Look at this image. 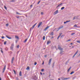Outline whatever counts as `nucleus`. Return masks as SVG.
Here are the masks:
<instances>
[{
  "label": "nucleus",
  "mask_w": 80,
  "mask_h": 80,
  "mask_svg": "<svg viewBox=\"0 0 80 80\" xmlns=\"http://www.w3.org/2000/svg\"><path fill=\"white\" fill-rule=\"evenodd\" d=\"M63 28V26H61L59 28H55L56 29V30L57 32H58L60 30V29H61V28Z\"/></svg>",
  "instance_id": "f257e3e1"
},
{
  "label": "nucleus",
  "mask_w": 80,
  "mask_h": 80,
  "mask_svg": "<svg viewBox=\"0 0 80 80\" xmlns=\"http://www.w3.org/2000/svg\"><path fill=\"white\" fill-rule=\"evenodd\" d=\"M58 48L59 50H61L62 51V50H63V48H61L60 45H58Z\"/></svg>",
  "instance_id": "f03ea898"
},
{
  "label": "nucleus",
  "mask_w": 80,
  "mask_h": 80,
  "mask_svg": "<svg viewBox=\"0 0 80 80\" xmlns=\"http://www.w3.org/2000/svg\"><path fill=\"white\" fill-rule=\"evenodd\" d=\"M32 78L33 80H37L38 79V78L36 76H34L32 77Z\"/></svg>",
  "instance_id": "7ed1b4c3"
},
{
  "label": "nucleus",
  "mask_w": 80,
  "mask_h": 80,
  "mask_svg": "<svg viewBox=\"0 0 80 80\" xmlns=\"http://www.w3.org/2000/svg\"><path fill=\"white\" fill-rule=\"evenodd\" d=\"M78 51H77L74 54V55L72 57V58H74V57H75V56L77 54V53H78Z\"/></svg>",
  "instance_id": "20e7f679"
},
{
  "label": "nucleus",
  "mask_w": 80,
  "mask_h": 80,
  "mask_svg": "<svg viewBox=\"0 0 80 80\" xmlns=\"http://www.w3.org/2000/svg\"><path fill=\"white\" fill-rule=\"evenodd\" d=\"M52 58H51L49 60L48 62V63L49 65H50V63H51V62H52Z\"/></svg>",
  "instance_id": "39448f33"
},
{
  "label": "nucleus",
  "mask_w": 80,
  "mask_h": 80,
  "mask_svg": "<svg viewBox=\"0 0 80 80\" xmlns=\"http://www.w3.org/2000/svg\"><path fill=\"white\" fill-rule=\"evenodd\" d=\"M35 27V26H34V25L32 26V27H31L30 29V32H31V31L32 30V29H33V28H34Z\"/></svg>",
  "instance_id": "423d86ee"
},
{
  "label": "nucleus",
  "mask_w": 80,
  "mask_h": 80,
  "mask_svg": "<svg viewBox=\"0 0 80 80\" xmlns=\"http://www.w3.org/2000/svg\"><path fill=\"white\" fill-rule=\"evenodd\" d=\"M42 23V22H41L40 23H39V24L38 26V28H39L40 27V25H41V24Z\"/></svg>",
  "instance_id": "0eeeda50"
},
{
  "label": "nucleus",
  "mask_w": 80,
  "mask_h": 80,
  "mask_svg": "<svg viewBox=\"0 0 80 80\" xmlns=\"http://www.w3.org/2000/svg\"><path fill=\"white\" fill-rule=\"evenodd\" d=\"M69 78H62V80H67V79H69Z\"/></svg>",
  "instance_id": "6e6552de"
},
{
  "label": "nucleus",
  "mask_w": 80,
  "mask_h": 80,
  "mask_svg": "<svg viewBox=\"0 0 80 80\" xmlns=\"http://www.w3.org/2000/svg\"><path fill=\"white\" fill-rule=\"evenodd\" d=\"M5 68H6V66L5 65L3 68L2 73H4V72H5Z\"/></svg>",
  "instance_id": "1a4fd4ad"
},
{
  "label": "nucleus",
  "mask_w": 80,
  "mask_h": 80,
  "mask_svg": "<svg viewBox=\"0 0 80 80\" xmlns=\"http://www.w3.org/2000/svg\"><path fill=\"white\" fill-rule=\"evenodd\" d=\"M58 10H57L53 14V15H56L57 13H58Z\"/></svg>",
  "instance_id": "9d476101"
},
{
  "label": "nucleus",
  "mask_w": 80,
  "mask_h": 80,
  "mask_svg": "<svg viewBox=\"0 0 80 80\" xmlns=\"http://www.w3.org/2000/svg\"><path fill=\"white\" fill-rule=\"evenodd\" d=\"M15 38H16V39H17V40H19V37H18V36L16 35L15 36Z\"/></svg>",
  "instance_id": "9b49d317"
},
{
  "label": "nucleus",
  "mask_w": 80,
  "mask_h": 80,
  "mask_svg": "<svg viewBox=\"0 0 80 80\" xmlns=\"http://www.w3.org/2000/svg\"><path fill=\"white\" fill-rule=\"evenodd\" d=\"M13 60H14V57H13L12 58V61H11V63H13Z\"/></svg>",
  "instance_id": "f8f14e48"
},
{
  "label": "nucleus",
  "mask_w": 80,
  "mask_h": 80,
  "mask_svg": "<svg viewBox=\"0 0 80 80\" xmlns=\"http://www.w3.org/2000/svg\"><path fill=\"white\" fill-rule=\"evenodd\" d=\"M48 28H49V26H48L47 27H46L44 29V31H46V30H47Z\"/></svg>",
  "instance_id": "ddd939ff"
},
{
  "label": "nucleus",
  "mask_w": 80,
  "mask_h": 80,
  "mask_svg": "<svg viewBox=\"0 0 80 80\" xmlns=\"http://www.w3.org/2000/svg\"><path fill=\"white\" fill-rule=\"evenodd\" d=\"M6 37L7 38H8L9 39H12V37H8L7 35H6Z\"/></svg>",
  "instance_id": "4468645a"
},
{
  "label": "nucleus",
  "mask_w": 80,
  "mask_h": 80,
  "mask_svg": "<svg viewBox=\"0 0 80 80\" xmlns=\"http://www.w3.org/2000/svg\"><path fill=\"white\" fill-rule=\"evenodd\" d=\"M63 4V3H61L59 5H58L57 7L56 8H58V7H59V6H60V5H62Z\"/></svg>",
  "instance_id": "2eb2a0df"
},
{
  "label": "nucleus",
  "mask_w": 80,
  "mask_h": 80,
  "mask_svg": "<svg viewBox=\"0 0 80 80\" xmlns=\"http://www.w3.org/2000/svg\"><path fill=\"white\" fill-rule=\"evenodd\" d=\"M72 68V67H70V68H69V69L68 70V72H69V71L70 70V69Z\"/></svg>",
  "instance_id": "dca6fc26"
},
{
  "label": "nucleus",
  "mask_w": 80,
  "mask_h": 80,
  "mask_svg": "<svg viewBox=\"0 0 80 80\" xmlns=\"http://www.w3.org/2000/svg\"><path fill=\"white\" fill-rule=\"evenodd\" d=\"M51 42L50 41H48L47 42V45H48L50 43H51Z\"/></svg>",
  "instance_id": "f3484780"
},
{
  "label": "nucleus",
  "mask_w": 80,
  "mask_h": 80,
  "mask_svg": "<svg viewBox=\"0 0 80 80\" xmlns=\"http://www.w3.org/2000/svg\"><path fill=\"white\" fill-rule=\"evenodd\" d=\"M63 51H61L60 54H61V55H63Z\"/></svg>",
  "instance_id": "a211bd4d"
},
{
  "label": "nucleus",
  "mask_w": 80,
  "mask_h": 80,
  "mask_svg": "<svg viewBox=\"0 0 80 80\" xmlns=\"http://www.w3.org/2000/svg\"><path fill=\"white\" fill-rule=\"evenodd\" d=\"M19 76H22V71H20L19 72Z\"/></svg>",
  "instance_id": "6ab92c4d"
},
{
  "label": "nucleus",
  "mask_w": 80,
  "mask_h": 80,
  "mask_svg": "<svg viewBox=\"0 0 80 80\" xmlns=\"http://www.w3.org/2000/svg\"><path fill=\"white\" fill-rule=\"evenodd\" d=\"M13 47L12 46H11L10 47V49L11 50H13Z\"/></svg>",
  "instance_id": "aec40b11"
},
{
  "label": "nucleus",
  "mask_w": 80,
  "mask_h": 80,
  "mask_svg": "<svg viewBox=\"0 0 80 80\" xmlns=\"http://www.w3.org/2000/svg\"><path fill=\"white\" fill-rule=\"evenodd\" d=\"M29 69H30V67L28 66L26 68V70H29Z\"/></svg>",
  "instance_id": "412c9836"
},
{
  "label": "nucleus",
  "mask_w": 80,
  "mask_h": 80,
  "mask_svg": "<svg viewBox=\"0 0 80 80\" xmlns=\"http://www.w3.org/2000/svg\"><path fill=\"white\" fill-rule=\"evenodd\" d=\"M42 39L43 40H44L45 39V36H43Z\"/></svg>",
  "instance_id": "4be33fe9"
},
{
  "label": "nucleus",
  "mask_w": 80,
  "mask_h": 80,
  "mask_svg": "<svg viewBox=\"0 0 80 80\" xmlns=\"http://www.w3.org/2000/svg\"><path fill=\"white\" fill-rule=\"evenodd\" d=\"M27 41V39H26L24 41V43H25Z\"/></svg>",
  "instance_id": "5701e85b"
},
{
  "label": "nucleus",
  "mask_w": 80,
  "mask_h": 80,
  "mask_svg": "<svg viewBox=\"0 0 80 80\" xmlns=\"http://www.w3.org/2000/svg\"><path fill=\"white\" fill-rule=\"evenodd\" d=\"M74 72H73V71H72V72L70 73V75H72V73H74Z\"/></svg>",
  "instance_id": "b1692460"
},
{
  "label": "nucleus",
  "mask_w": 80,
  "mask_h": 80,
  "mask_svg": "<svg viewBox=\"0 0 80 80\" xmlns=\"http://www.w3.org/2000/svg\"><path fill=\"white\" fill-rule=\"evenodd\" d=\"M51 35H53V32H52L50 34Z\"/></svg>",
  "instance_id": "393cba45"
},
{
  "label": "nucleus",
  "mask_w": 80,
  "mask_h": 80,
  "mask_svg": "<svg viewBox=\"0 0 80 80\" xmlns=\"http://www.w3.org/2000/svg\"><path fill=\"white\" fill-rule=\"evenodd\" d=\"M64 35H62L61 36V38H63V37H64Z\"/></svg>",
  "instance_id": "a878e982"
},
{
  "label": "nucleus",
  "mask_w": 80,
  "mask_h": 80,
  "mask_svg": "<svg viewBox=\"0 0 80 80\" xmlns=\"http://www.w3.org/2000/svg\"><path fill=\"white\" fill-rule=\"evenodd\" d=\"M13 71L14 73V74H15V75H16V74H17V73H16V71H15V70H13Z\"/></svg>",
  "instance_id": "bb28decb"
},
{
  "label": "nucleus",
  "mask_w": 80,
  "mask_h": 80,
  "mask_svg": "<svg viewBox=\"0 0 80 80\" xmlns=\"http://www.w3.org/2000/svg\"><path fill=\"white\" fill-rule=\"evenodd\" d=\"M64 8H65V7H62L61 8V10H63V9H64Z\"/></svg>",
  "instance_id": "cd10ccee"
},
{
  "label": "nucleus",
  "mask_w": 80,
  "mask_h": 80,
  "mask_svg": "<svg viewBox=\"0 0 80 80\" xmlns=\"http://www.w3.org/2000/svg\"><path fill=\"white\" fill-rule=\"evenodd\" d=\"M16 14H17V15H20V14L18 12H16Z\"/></svg>",
  "instance_id": "c85d7f7f"
},
{
  "label": "nucleus",
  "mask_w": 80,
  "mask_h": 80,
  "mask_svg": "<svg viewBox=\"0 0 80 80\" xmlns=\"http://www.w3.org/2000/svg\"><path fill=\"white\" fill-rule=\"evenodd\" d=\"M74 34H75V33L74 32V33H71V35H74Z\"/></svg>",
  "instance_id": "c756f323"
},
{
  "label": "nucleus",
  "mask_w": 80,
  "mask_h": 80,
  "mask_svg": "<svg viewBox=\"0 0 80 80\" xmlns=\"http://www.w3.org/2000/svg\"><path fill=\"white\" fill-rule=\"evenodd\" d=\"M15 0H12L11 1V2H15Z\"/></svg>",
  "instance_id": "7c9ffc66"
},
{
  "label": "nucleus",
  "mask_w": 80,
  "mask_h": 80,
  "mask_svg": "<svg viewBox=\"0 0 80 80\" xmlns=\"http://www.w3.org/2000/svg\"><path fill=\"white\" fill-rule=\"evenodd\" d=\"M5 50H6V51H7V50H8V48H5Z\"/></svg>",
  "instance_id": "2f4dec72"
},
{
  "label": "nucleus",
  "mask_w": 80,
  "mask_h": 80,
  "mask_svg": "<svg viewBox=\"0 0 80 80\" xmlns=\"http://www.w3.org/2000/svg\"><path fill=\"white\" fill-rule=\"evenodd\" d=\"M77 43H80V41H77Z\"/></svg>",
  "instance_id": "473e14b6"
},
{
  "label": "nucleus",
  "mask_w": 80,
  "mask_h": 80,
  "mask_svg": "<svg viewBox=\"0 0 80 80\" xmlns=\"http://www.w3.org/2000/svg\"><path fill=\"white\" fill-rule=\"evenodd\" d=\"M18 40H17V39L16 41H15V42L16 43H17V42H18Z\"/></svg>",
  "instance_id": "72a5a7b5"
},
{
  "label": "nucleus",
  "mask_w": 80,
  "mask_h": 80,
  "mask_svg": "<svg viewBox=\"0 0 80 80\" xmlns=\"http://www.w3.org/2000/svg\"><path fill=\"white\" fill-rule=\"evenodd\" d=\"M62 33H59V36H60V37L61 36V35H62Z\"/></svg>",
  "instance_id": "f704fd0d"
},
{
  "label": "nucleus",
  "mask_w": 80,
  "mask_h": 80,
  "mask_svg": "<svg viewBox=\"0 0 80 80\" xmlns=\"http://www.w3.org/2000/svg\"><path fill=\"white\" fill-rule=\"evenodd\" d=\"M4 8L6 10H7V8L6 7V6H4Z\"/></svg>",
  "instance_id": "c9c22d12"
},
{
  "label": "nucleus",
  "mask_w": 80,
  "mask_h": 80,
  "mask_svg": "<svg viewBox=\"0 0 80 80\" xmlns=\"http://www.w3.org/2000/svg\"><path fill=\"white\" fill-rule=\"evenodd\" d=\"M6 43H7V42H5L4 43V45H6Z\"/></svg>",
  "instance_id": "e433bc0d"
},
{
  "label": "nucleus",
  "mask_w": 80,
  "mask_h": 80,
  "mask_svg": "<svg viewBox=\"0 0 80 80\" xmlns=\"http://www.w3.org/2000/svg\"><path fill=\"white\" fill-rule=\"evenodd\" d=\"M37 64V62H34V65H36Z\"/></svg>",
  "instance_id": "4c0bfd02"
},
{
  "label": "nucleus",
  "mask_w": 80,
  "mask_h": 80,
  "mask_svg": "<svg viewBox=\"0 0 80 80\" xmlns=\"http://www.w3.org/2000/svg\"><path fill=\"white\" fill-rule=\"evenodd\" d=\"M41 71H42V72H44V69H42L41 70Z\"/></svg>",
  "instance_id": "58836bf2"
},
{
  "label": "nucleus",
  "mask_w": 80,
  "mask_h": 80,
  "mask_svg": "<svg viewBox=\"0 0 80 80\" xmlns=\"http://www.w3.org/2000/svg\"><path fill=\"white\" fill-rule=\"evenodd\" d=\"M6 27H8V23L6 24Z\"/></svg>",
  "instance_id": "ea45409f"
},
{
  "label": "nucleus",
  "mask_w": 80,
  "mask_h": 80,
  "mask_svg": "<svg viewBox=\"0 0 80 80\" xmlns=\"http://www.w3.org/2000/svg\"><path fill=\"white\" fill-rule=\"evenodd\" d=\"M68 62L67 61L65 63V65H67V64H68Z\"/></svg>",
  "instance_id": "a19ab883"
},
{
  "label": "nucleus",
  "mask_w": 80,
  "mask_h": 80,
  "mask_svg": "<svg viewBox=\"0 0 80 80\" xmlns=\"http://www.w3.org/2000/svg\"><path fill=\"white\" fill-rule=\"evenodd\" d=\"M66 22V23H67V22H70V20L67 21Z\"/></svg>",
  "instance_id": "79ce46f5"
},
{
  "label": "nucleus",
  "mask_w": 80,
  "mask_h": 80,
  "mask_svg": "<svg viewBox=\"0 0 80 80\" xmlns=\"http://www.w3.org/2000/svg\"><path fill=\"white\" fill-rule=\"evenodd\" d=\"M60 36H59L57 38V39H58L59 38H60Z\"/></svg>",
  "instance_id": "37998d69"
},
{
  "label": "nucleus",
  "mask_w": 80,
  "mask_h": 80,
  "mask_svg": "<svg viewBox=\"0 0 80 80\" xmlns=\"http://www.w3.org/2000/svg\"><path fill=\"white\" fill-rule=\"evenodd\" d=\"M77 25H76V24H75V25H74V27H77Z\"/></svg>",
  "instance_id": "c03bdc74"
},
{
  "label": "nucleus",
  "mask_w": 80,
  "mask_h": 80,
  "mask_svg": "<svg viewBox=\"0 0 80 80\" xmlns=\"http://www.w3.org/2000/svg\"><path fill=\"white\" fill-rule=\"evenodd\" d=\"M9 53L10 54H12V51H10Z\"/></svg>",
  "instance_id": "a18cd8bd"
},
{
  "label": "nucleus",
  "mask_w": 80,
  "mask_h": 80,
  "mask_svg": "<svg viewBox=\"0 0 80 80\" xmlns=\"http://www.w3.org/2000/svg\"><path fill=\"white\" fill-rule=\"evenodd\" d=\"M5 38V37H4V36H2V39H3V38Z\"/></svg>",
  "instance_id": "49530a36"
},
{
  "label": "nucleus",
  "mask_w": 80,
  "mask_h": 80,
  "mask_svg": "<svg viewBox=\"0 0 80 80\" xmlns=\"http://www.w3.org/2000/svg\"><path fill=\"white\" fill-rule=\"evenodd\" d=\"M14 45V44H12L11 45V47H13Z\"/></svg>",
  "instance_id": "de8ad7c7"
},
{
  "label": "nucleus",
  "mask_w": 80,
  "mask_h": 80,
  "mask_svg": "<svg viewBox=\"0 0 80 80\" xmlns=\"http://www.w3.org/2000/svg\"><path fill=\"white\" fill-rule=\"evenodd\" d=\"M52 49H53V48H54V47L53 46H52Z\"/></svg>",
  "instance_id": "09e8293b"
},
{
  "label": "nucleus",
  "mask_w": 80,
  "mask_h": 80,
  "mask_svg": "<svg viewBox=\"0 0 80 80\" xmlns=\"http://www.w3.org/2000/svg\"><path fill=\"white\" fill-rule=\"evenodd\" d=\"M70 41H71V39H69L68 40V42H70Z\"/></svg>",
  "instance_id": "8fccbe9b"
},
{
  "label": "nucleus",
  "mask_w": 80,
  "mask_h": 80,
  "mask_svg": "<svg viewBox=\"0 0 80 80\" xmlns=\"http://www.w3.org/2000/svg\"><path fill=\"white\" fill-rule=\"evenodd\" d=\"M1 52L2 53H3V51H2V50H1Z\"/></svg>",
  "instance_id": "3c124183"
},
{
  "label": "nucleus",
  "mask_w": 80,
  "mask_h": 80,
  "mask_svg": "<svg viewBox=\"0 0 80 80\" xmlns=\"http://www.w3.org/2000/svg\"><path fill=\"white\" fill-rule=\"evenodd\" d=\"M32 6H33V5L32 4L30 5V7L32 8Z\"/></svg>",
  "instance_id": "603ef678"
},
{
  "label": "nucleus",
  "mask_w": 80,
  "mask_h": 80,
  "mask_svg": "<svg viewBox=\"0 0 80 80\" xmlns=\"http://www.w3.org/2000/svg\"><path fill=\"white\" fill-rule=\"evenodd\" d=\"M37 23H36L34 25V27H35V25H37Z\"/></svg>",
  "instance_id": "864d4df0"
},
{
  "label": "nucleus",
  "mask_w": 80,
  "mask_h": 80,
  "mask_svg": "<svg viewBox=\"0 0 80 80\" xmlns=\"http://www.w3.org/2000/svg\"><path fill=\"white\" fill-rule=\"evenodd\" d=\"M41 15H43V12H41Z\"/></svg>",
  "instance_id": "5fc2aeb1"
},
{
  "label": "nucleus",
  "mask_w": 80,
  "mask_h": 80,
  "mask_svg": "<svg viewBox=\"0 0 80 80\" xmlns=\"http://www.w3.org/2000/svg\"><path fill=\"white\" fill-rule=\"evenodd\" d=\"M19 45H18L17 46V48H19Z\"/></svg>",
  "instance_id": "6e6d98bb"
},
{
  "label": "nucleus",
  "mask_w": 80,
  "mask_h": 80,
  "mask_svg": "<svg viewBox=\"0 0 80 80\" xmlns=\"http://www.w3.org/2000/svg\"><path fill=\"white\" fill-rule=\"evenodd\" d=\"M16 17L17 18H19V17L18 16H16Z\"/></svg>",
  "instance_id": "4d7b16f0"
},
{
  "label": "nucleus",
  "mask_w": 80,
  "mask_h": 80,
  "mask_svg": "<svg viewBox=\"0 0 80 80\" xmlns=\"http://www.w3.org/2000/svg\"><path fill=\"white\" fill-rule=\"evenodd\" d=\"M74 19H75V17H74V18H73V20H74Z\"/></svg>",
  "instance_id": "13d9d810"
},
{
  "label": "nucleus",
  "mask_w": 80,
  "mask_h": 80,
  "mask_svg": "<svg viewBox=\"0 0 80 80\" xmlns=\"http://www.w3.org/2000/svg\"><path fill=\"white\" fill-rule=\"evenodd\" d=\"M16 80H19L18 78H16Z\"/></svg>",
  "instance_id": "bf43d9fd"
},
{
  "label": "nucleus",
  "mask_w": 80,
  "mask_h": 80,
  "mask_svg": "<svg viewBox=\"0 0 80 80\" xmlns=\"http://www.w3.org/2000/svg\"><path fill=\"white\" fill-rule=\"evenodd\" d=\"M40 1H39L38 2V4H39V3H40Z\"/></svg>",
  "instance_id": "052dcab7"
},
{
  "label": "nucleus",
  "mask_w": 80,
  "mask_h": 80,
  "mask_svg": "<svg viewBox=\"0 0 80 80\" xmlns=\"http://www.w3.org/2000/svg\"><path fill=\"white\" fill-rule=\"evenodd\" d=\"M67 23L66 21V22H64V24H65V23Z\"/></svg>",
  "instance_id": "680f3d73"
},
{
  "label": "nucleus",
  "mask_w": 80,
  "mask_h": 80,
  "mask_svg": "<svg viewBox=\"0 0 80 80\" xmlns=\"http://www.w3.org/2000/svg\"><path fill=\"white\" fill-rule=\"evenodd\" d=\"M75 18H77V16H75Z\"/></svg>",
  "instance_id": "e2e57ef3"
},
{
  "label": "nucleus",
  "mask_w": 80,
  "mask_h": 80,
  "mask_svg": "<svg viewBox=\"0 0 80 80\" xmlns=\"http://www.w3.org/2000/svg\"><path fill=\"white\" fill-rule=\"evenodd\" d=\"M44 57H45V58H46V57H47V55H45L44 56Z\"/></svg>",
  "instance_id": "0e129e2a"
},
{
  "label": "nucleus",
  "mask_w": 80,
  "mask_h": 80,
  "mask_svg": "<svg viewBox=\"0 0 80 80\" xmlns=\"http://www.w3.org/2000/svg\"><path fill=\"white\" fill-rule=\"evenodd\" d=\"M40 73L41 75H42V72H41Z\"/></svg>",
  "instance_id": "69168bd1"
},
{
  "label": "nucleus",
  "mask_w": 80,
  "mask_h": 80,
  "mask_svg": "<svg viewBox=\"0 0 80 80\" xmlns=\"http://www.w3.org/2000/svg\"><path fill=\"white\" fill-rule=\"evenodd\" d=\"M69 60H70V59H69L68 60V61L67 62H69Z\"/></svg>",
  "instance_id": "338daca9"
},
{
  "label": "nucleus",
  "mask_w": 80,
  "mask_h": 80,
  "mask_svg": "<svg viewBox=\"0 0 80 80\" xmlns=\"http://www.w3.org/2000/svg\"><path fill=\"white\" fill-rule=\"evenodd\" d=\"M50 80H53V79H50Z\"/></svg>",
  "instance_id": "774afa93"
}]
</instances>
